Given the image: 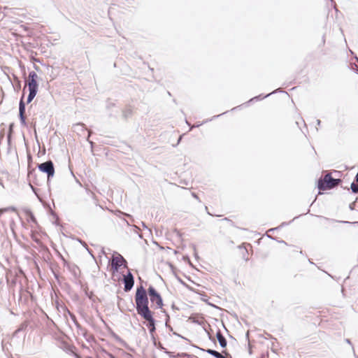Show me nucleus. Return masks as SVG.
Listing matches in <instances>:
<instances>
[{
    "label": "nucleus",
    "mask_w": 358,
    "mask_h": 358,
    "mask_svg": "<svg viewBox=\"0 0 358 358\" xmlns=\"http://www.w3.org/2000/svg\"><path fill=\"white\" fill-rule=\"evenodd\" d=\"M134 300L135 304L131 303L133 307L136 308L137 314L145 320V325L150 334H154L156 331L157 320L154 317L155 313L151 310L149 306L146 290L142 285L137 286Z\"/></svg>",
    "instance_id": "nucleus-1"
},
{
    "label": "nucleus",
    "mask_w": 358,
    "mask_h": 358,
    "mask_svg": "<svg viewBox=\"0 0 358 358\" xmlns=\"http://www.w3.org/2000/svg\"><path fill=\"white\" fill-rule=\"evenodd\" d=\"M145 290L148 301L151 303V307L154 309H162L164 301L161 294L152 285Z\"/></svg>",
    "instance_id": "nucleus-2"
},
{
    "label": "nucleus",
    "mask_w": 358,
    "mask_h": 358,
    "mask_svg": "<svg viewBox=\"0 0 358 358\" xmlns=\"http://www.w3.org/2000/svg\"><path fill=\"white\" fill-rule=\"evenodd\" d=\"M342 180L339 178H334L330 173L320 177L317 181V187L319 190H329L333 189L337 185L341 183Z\"/></svg>",
    "instance_id": "nucleus-3"
},
{
    "label": "nucleus",
    "mask_w": 358,
    "mask_h": 358,
    "mask_svg": "<svg viewBox=\"0 0 358 358\" xmlns=\"http://www.w3.org/2000/svg\"><path fill=\"white\" fill-rule=\"evenodd\" d=\"M38 169L40 172L47 175V183L49 185L51 178L55 175V166L52 160H48L45 162L38 164Z\"/></svg>",
    "instance_id": "nucleus-4"
},
{
    "label": "nucleus",
    "mask_w": 358,
    "mask_h": 358,
    "mask_svg": "<svg viewBox=\"0 0 358 358\" xmlns=\"http://www.w3.org/2000/svg\"><path fill=\"white\" fill-rule=\"evenodd\" d=\"M122 282L124 284V291L128 292L131 291L134 285V276L130 270H128L125 275H123Z\"/></svg>",
    "instance_id": "nucleus-5"
},
{
    "label": "nucleus",
    "mask_w": 358,
    "mask_h": 358,
    "mask_svg": "<svg viewBox=\"0 0 358 358\" xmlns=\"http://www.w3.org/2000/svg\"><path fill=\"white\" fill-rule=\"evenodd\" d=\"M274 94H275V91H273V92H271L267 94H265V95L263 94H260L257 96H255L251 98L250 99H249L248 101L243 103V104H241L238 106L234 107L233 108L231 109V111H234V110H237L238 108H241L243 106H248L250 104L254 103L255 101H262Z\"/></svg>",
    "instance_id": "nucleus-6"
},
{
    "label": "nucleus",
    "mask_w": 358,
    "mask_h": 358,
    "mask_svg": "<svg viewBox=\"0 0 358 358\" xmlns=\"http://www.w3.org/2000/svg\"><path fill=\"white\" fill-rule=\"evenodd\" d=\"M119 255H121L117 252H114L112 259L109 262L111 266V269L113 273L118 272L120 267H122V264H120L121 261L119 259Z\"/></svg>",
    "instance_id": "nucleus-7"
},
{
    "label": "nucleus",
    "mask_w": 358,
    "mask_h": 358,
    "mask_svg": "<svg viewBox=\"0 0 358 358\" xmlns=\"http://www.w3.org/2000/svg\"><path fill=\"white\" fill-rule=\"evenodd\" d=\"M24 90H25V88H24ZM24 95H25V91H23V93H22V96L20 97V102H19V113H18V117L19 116H25V111H26V105H27V103L24 101Z\"/></svg>",
    "instance_id": "nucleus-8"
},
{
    "label": "nucleus",
    "mask_w": 358,
    "mask_h": 358,
    "mask_svg": "<svg viewBox=\"0 0 358 358\" xmlns=\"http://www.w3.org/2000/svg\"><path fill=\"white\" fill-rule=\"evenodd\" d=\"M192 346L193 348H197L201 351L206 352V353L214 357L215 358H220L222 356V355L221 353H220L219 352H217V350H213V349H210V348L203 349L194 344H192Z\"/></svg>",
    "instance_id": "nucleus-9"
},
{
    "label": "nucleus",
    "mask_w": 358,
    "mask_h": 358,
    "mask_svg": "<svg viewBox=\"0 0 358 358\" xmlns=\"http://www.w3.org/2000/svg\"><path fill=\"white\" fill-rule=\"evenodd\" d=\"M23 212L26 215L28 222L37 223L36 219L31 209L25 208L23 209Z\"/></svg>",
    "instance_id": "nucleus-10"
},
{
    "label": "nucleus",
    "mask_w": 358,
    "mask_h": 358,
    "mask_svg": "<svg viewBox=\"0 0 358 358\" xmlns=\"http://www.w3.org/2000/svg\"><path fill=\"white\" fill-rule=\"evenodd\" d=\"M216 338L218 341L220 346L222 348H225L227 345V341L225 338V337L222 335V334L220 329H218L216 333Z\"/></svg>",
    "instance_id": "nucleus-11"
},
{
    "label": "nucleus",
    "mask_w": 358,
    "mask_h": 358,
    "mask_svg": "<svg viewBox=\"0 0 358 358\" xmlns=\"http://www.w3.org/2000/svg\"><path fill=\"white\" fill-rule=\"evenodd\" d=\"M28 90H31L35 92L38 91V80H28L27 83Z\"/></svg>",
    "instance_id": "nucleus-12"
},
{
    "label": "nucleus",
    "mask_w": 358,
    "mask_h": 358,
    "mask_svg": "<svg viewBox=\"0 0 358 358\" xmlns=\"http://www.w3.org/2000/svg\"><path fill=\"white\" fill-rule=\"evenodd\" d=\"M228 112H229V110L225 111V112H224V113H221V114H219V115H214L212 118H210V119H207V120H206L203 121L201 123H197V124H194V126H190L189 130H192V128L199 127H200L201 125H202L203 124H205V123H206V122H208L211 121V120H213V119L217 118V117H220L221 115H224V114L227 113Z\"/></svg>",
    "instance_id": "nucleus-13"
},
{
    "label": "nucleus",
    "mask_w": 358,
    "mask_h": 358,
    "mask_svg": "<svg viewBox=\"0 0 358 358\" xmlns=\"http://www.w3.org/2000/svg\"><path fill=\"white\" fill-rule=\"evenodd\" d=\"M317 217H320V218H323L329 222H341V223H343V224H358V222H350L348 221H339V220H334V219H331V218H328V217H323L322 215H316Z\"/></svg>",
    "instance_id": "nucleus-14"
},
{
    "label": "nucleus",
    "mask_w": 358,
    "mask_h": 358,
    "mask_svg": "<svg viewBox=\"0 0 358 358\" xmlns=\"http://www.w3.org/2000/svg\"><path fill=\"white\" fill-rule=\"evenodd\" d=\"M84 292H85V296L90 300L92 301V302H95L96 299H97V297L94 295V292L92 291V292H89L88 291V287H86L85 289H84Z\"/></svg>",
    "instance_id": "nucleus-15"
},
{
    "label": "nucleus",
    "mask_w": 358,
    "mask_h": 358,
    "mask_svg": "<svg viewBox=\"0 0 358 358\" xmlns=\"http://www.w3.org/2000/svg\"><path fill=\"white\" fill-rule=\"evenodd\" d=\"M161 312L163 313L165 315V316H166L165 327L167 329H169V331H173V327L171 325H168V322H169V321H170V316H169V313L163 308H162V309H161Z\"/></svg>",
    "instance_id": "nucleus-16"
},
{
    "label": "nucleus",
    "mask_w": 358,
    "mask_h": 358,
    "mask_svg": "<svg viewBox=\"0 0 358 358\" xmlns=\"http://www.w3.org/2000/svg\"><path fill=\"white\" fill-rule=\"evenodd\" d=\"M73 128L74 129V131H76L77 133L84 131L86 129L85 125L82 122H78L73 124Z\"/></svg>",
    "instance_id": "nucleus-17"
},
{
    "label": "nucleus",
    "mask_w": 358,
    "mask_h": 358,
    "mask_svg": "<svg viewBox=\"0 0 358 358\" xmlns=\"http://www.w3.org/2000/svg\"><path fill=\"white\" fill-rule=\"evenodd\" d=\"M310 213V208H308V210H307V212H306V213H302V214H301V215H297V216L294 217L293 218V220H291V221H289V222H282V223H281V224L278 227V228L281 229V228H282V227H285V226H287V225H289L292 222H293L294 220H295L298 219L299 217H301V216H302V215H306V214H308V213Z\"/></svg>",
    "instance_id": "nucleus-18"
},
{
    "label": "nucleus",
    "mask_w": 358,
    "mask_h": 358,
    "mask_svg": "<svg viewBox=\"0 0 358 358\" xmlns=\"http://www.w3.org/2000/svg\"><path fill=\"white\" fill-rule=\"evenodd\" d=\"M69 270L76 278H79L80 275L77 272V271L79 270L78 266H76V264H72L71 266H69Z\"/></svg>",
    "instance_id": "nucleus-19"
},
{
    "label": "nucleus",
    "mask_w": 358,
    "mask_h": 358,
    "mask_svg": "<svg viewBox=\"0 0 358 358\" xmlns=\"http://www.w3.org/2000/svg\"><path fill=\"white\" fill-rule=\"evenodd\" d=\"M190 320L192 323L196 324L198 325H202L203 324L202 319L199 317L198 314L191 316Z\"/></svg>",
    "instance_id": "nucleus-20"
},
{
    "label": "nucleus",
    "mask_w": 358,
    "mask_h": 358,
    "mask_svg": "<svg viewBox=\"0 0 358 358\" xmlns=\"http://www.w3.org/2000/svg\"><path fill=\"white\" fill-rule=\"evenodd\" d=\"M65 310L67 312L68 315H69L71 320L74 323L75 326L76 327V324H79L80 323L78 322L76 316L74 313H71L66 306H64Z\"/></svg>",
    "instance_id": "nucleus-21"
},
{
    "label": "nucleus",
    "mask_w": 358,
    "mask_h": 358,
    "mask_svg": "<svg viewBox=\"0 0 358 358\" xmlns=\"http://www.w3.org/2000/svg\"><path fill=\"white\" fill-rule=\"evenodd\" d=\"M37 93H38V92H34V91L29 90V94H28V96L27 98V101L25 103L27 104L30 103L33 101V99L35 98Z\"/></svg>",
    "instance_id": "nucleus-22"
},
{
    "label": "nucleus",
    "mask_w": 358,
    "mask_h": 358,
    "mask_svg": "<svg viewBox=\"0 0 358 358\" xmlns=\"http://www.w3.org/2000/svg\"><path fill=\"white\" fill-rule=\"evenodd\" d=\"M111 336L117 342H118L123 346L126 345V342L113 331H111Z\"/></svg>",
    "instance_id": "nucleus-23"
},
{
    "label": "nucleus",
    "mask_w": 358,
    "mask_h": 358,
    "mask_svg": "<svg viewBox=\"0 0 358 358\" xmlns=\"http://www.w3.org/2000/svg\"><path fill=\"white\" fill-rule=\"evenodd\" d=\"M132 115V110L130 108H127L122 110V117L124 120L128 119Z\"/></svg>",
    "instance_id": "nucleus-24"
},
{
    "label": "nucleus",
    "mask_w": 358,
    "mask_h": 358,
    "mask_svg": "<svg viewBox=\"0 0 358 358\" xmlns=\"http://www.w3.org/2000/svg\"><path fill=\"white\" fill-rule=\"evenodd\" d=\"M76 328L79 334H80L83 336H85V334H87V330L83 327L80 324H76Z\"/></svg>",
    "instance_id": "nucleus-25"
},
{
    "label": "nucleus",
    "mask_w": 358,
    "mask_h": 358,
    "mask_svg": "<svg viewBox=\"0 0 358 358\" xmlns=\"http://www.w3.org/2000/svg\"><path fill=\"white\" fill-rule=\"evenodd\" d=\"M355 180L350 185V189L352 194L358 193V185H356Z\"/></svg>",
    "instance_id": "nucleus-26"
},
{
    "label": "nucleus",
    "mask_w": 358,
    "mask_h": 358,
    "mask_svg": "<svg viewBox=\"0 0 358 358\" xmlns=\"http://www.w3.org/2000/svg\"><path fill=\"white\" fill-rule=\"evenodd\" d=\"M115 106L116 104L115 103L110 102L109 99L107 100L106 108L108 110H110L113 108Z\"/></svg>",
    "instance_id": "nucleus-27"
},
{
    "label": "nucleus",
    "mask_w": 358,
    "mask_h": 358,
    "mask_svg": "<svg viewBox=\"0 0 358 358\" xmlns=\"http://www.w3.org/2000/svg\"><path fill=\"white\" fill-rule=\"evenodd\" d=\"M28 80H38V76H37L36 73L34 71H30L29 73Z\"/></svg>",
    "instance_id": "nucleus-28"
},
{
    "label": "nucleus",
    "mask_w": 358,
    "mask_h": 358,
    "mask_svg": "<svg viewBox=\"0 0 358 358\" xmlns=\"http://www.w3.org/2000/svg\"><path fill=\"white\" fill-rule=\"evenodd\" d=\"M119 259H120V264H122V266L124 268H127V261L124 258L122 255H119Z\"/></svg>",
    "instance_id": "nucleus-29"
},
{
    "label": "nucleus",
    "mask_w": 358,
    "mask_h": 358,
    "mask_svg": "<svg viewBox=\"0 0 358 358\" xmlns=\"http://www.w3.org/2000/svg\"><path fill=\"white\" fill-rule=\"evenodd\" d=\"M28 324H29L28 322H27V321H24V322H22V323L20 325V327H19L18 328H19V329H20V330H21L22 331H25V330H26V329H27V327H28Z\"/></svg>",
    "instance_id": "nucleus-30"
},
{
    "label": "nucleus",
    "mask_w": 358,
    "mask_h": 358,
    "mask_svg": "<svg viewBox=\"0 0 358 358\" xmlns=\"http://www.w3.org/2000/svg\"><path fill=\"white\" fill-rule=\"evenodd\" d=\"M19 120L20 122V124L23 127H27V123L26 121L25 116H19Z\"/></svg>",
    "instance_id": "nucleus-31"
},
{
    "label": "nucleus",
    "mask_w": 358,
    "mask_h": 358,
    "mask_svg": "<svg viewBox=\"0 0 358 358\" xmlns=\"http://www.w3.org/2000/svg\"><path fill=\"white\" fill-rule=\"evenodd\" d=\"M222 221H227L231 227H236V228H238L236 224L235 223L231 220H230L229 217H224L222 220Z\"/></svg>",
    "instance_id": "nucleus-32"
},
{
    "label": "nucleus",
    "mask_w": 358,
    "mask_h": 358,
    "mask_svg": "<svg viewBox=\"0 0 358 358\" xmlns=\"http://www.w3.org/2000/svg\"><path fill=\"white\" fill-rule=\"evenodd\" d=\"M157 349L159 350H162L164 352V351L167 350L166 348L163 346V345L161 343H156L155 345H154Z\"/></svg>",
    "instance_id": "nucleus-33"
},
{
    "label": "nucleus",
    "mask_w": 358,
    "mask_h": 358,
    "mask_svg": "<svg viewBox=\"0 0 358 358\" xmlns=\"http://www.w3.org/2000/svg\"><path fill=\"white\" fill-rule=\"evenodd\" d=\"M59 257L62 260L64 266H66V267H67L69 268V266H72L71 264H70L67 262V260L66 259H64V257L61 254H59Z\"/></svg>",
    "instance_id": "nucleus-34"
},
{
    "label": "nucleus",
    "mask_w": 358,
    "mask_h": 358,
    "mask_svg": "<svg viewBox=\"0 0 358 358\" xmlns=\"http://www.w3.org/2000/svg\"><path fill=\"white\" fill-rule=\"evenodd\" d=\"M83 337L89 343L91 342L92 341H94L93 336L92 334H89V332L87 333V334H85V336H83Z\"/></svg>",
    "instance_id": "nucleus-35"
},
{
    "label": "nucleus",
    "mask_w": 358,
    "mask_h": 358,
    "mask_svg": "<svg viewBox=\"0 0 358 358\" xmlns=\"http://www.w3.org/2000/svg\"><path fill=\"white\" fill-rule=\"evenodd\" d=\"M11 142H12V134L8 133L7 134V144L8 147H11Z\"/></svg>",
    "instance_id": "nucleus-36"
},
{
    "label": "nucleus",
    "mask_w": 358,
    "mask_h": 358,
    "mask_svg": "<svg viewBox=\"0 0 358 358\" xmlns=\"http://www.w3.org/2000/svg\"><path fill=\"white\" fill-rule=\"evenodd\" d=\"M189 354L187 352H178L176 354L177 358H181V357H188Z\"/></svg>",
    "instance_id": "nucleus-37"
},
{
    "label": "nucleus",
    "mask_w": 358,
    "mask_h": 358,
    "mask_svg": "<svg viewBox=\"0 0 358 358\" xmlns=\"http://www.w3.org/2000/svg\"><path fill=\"white\" fill-rule=\"evenodd\" d=\"M203 330L208 334L209 340L215 344L216 342H215V338L210 335V334L208 331V330L205 327H203Z\"/></svg>",
    "instance_id": "nucleus-38"
},
{
    "label": "nucleus",
    "mask_w": 358,
    "mask_h": 358,
    "mask_svg": "<svg viewBox=\"0 0 358 358\" xmlns=\"http://www.w3.org/2000/svg\"><path fill=\"white\" fill-rule=\"evenodd\" d=\"M164 353L166 355H167L170 358H176V357H177L176 355H174L173 352H171V351H169L168 350L164 351Z\"/></svg>",
    "instance_id": "nucleus-39"
},
{
    "label": "nucleus",
    "mask_w": 358,
    "mask_h": 358,
    "mask_svg": "<svg viewBox=\"0 0 358 358\" xmlns=\"http://www.w3.org/2000/svg\"><path fill=\"white\" fill-rule=\"evenodd\" d=\"M168 264H169L172 273H173V275H175V274H177L176 271V266L171 262H169Z\"/></svg>",
    "instance_id": "nucleus-40"
},
{
    "label": "nucleus",
    "mask_w": 358,
    "mask_h": 358,
    "mask_svg": "<svg viewBox=\"0 0 358 358\" xmlns=\"http://www.w3.org/2000/svg\"><path fill=\"white\" fill-rule=\"evenodd\" d=\"M52 273L55 278L57 281V282L60 283V281H59V279H60L59 274L58 273L55 272V271H53L52 269Z\"/></svg>",
    "instance_id": "nucleus-41"
},
{
    "label": "nucleus",
    "mask_w": 358,
    "mask_h": 358,
    "mask_svg": "<svg viewBox=\"0 0 358 358\" xmlns=\"http://www.w3.org/2000/svg\"><path fill=\"white\" fill-rule=\"evenodd\" d=\"M182 259L185 262H188L189 264V265L192 266L189 255H183L182 257Z\"/></svg>",
    "instance_id": "nucleus-42"
},
{
    "label": "nucleus",
    "mask_w": 358,
    "mask_h": 358,
    "mask_svg": "<svg viewBox=\"0 0 358 358\" xmlns=\"http://www.w3.org/2000/svg\"><path fill=\"white\" fill-rule=\"evenodd\" d=\"M102 352L103 353L106 354L108 357H109L110 358H117L114 355L107 352L106 350L104 349H102Z\"/></svg>",
    "instance_id": "nucleus-43"
},
{
    "label": "nucleus",
    "mask_w": 358,
    "mask_h": 358,
    "mask_svg": "<svg viewBox=\"0 0 358 358\" xmlns=\"http://www.w3.org/2000/svg\"><path fill=\"white\" fill-rule=\"evenodd\" d=\"M33 240H34V242H36V243H38V244H41V247H42L43 249L48 250V248H47L45 245H43V244L41 243V241H40V240H39L38 238H33Z\"/></svg>",
    "instance_id": "nucleus-44"
},
{
    "label": "nucleus",
    "mask_w": 358,
    "mask_h": 358,
    "mask_svg": "<svg viewBox=\"0 0 358 358\" xmlns=\"http://www.w3.org/2000/svg\"><path fill=\"white\" fill-rule=\"evenodd\" d=\"M52 215L56 220L55 222H53V224H55L56 226H58L59 224V222H57V220L59 219L58 215L56 213H52Z\"/></svg>",
    "instance_id": "nucleus-45"
},
{
    "label": "nucleus",
    "mask_w": 358,
    "mask_h": 358,
    "mask_svg": "<svg viewBox=\"0 0 358 358\" xmlns=\"http://www.w3.org/2000/svg\"><path fill=\"white\" fill-rule=\"evenodd\" d=\"M175 277L176 278V279L178 280V281L180 284H182V285H185V286H186V285H187V284H186V283H185V282L182 280V278H180L177 275V274H175Z\"/></svg>",
    "instance_id": "nucleus-46"
},
{
    "label": "nucleus",
    "mask_w": 358,
    "mask_h": 358,
    "mask_svg": "<svg viewBox=\"0 0 358 358\" xmlns=\"http://www.w3.org/2000/svg\"><path fill=\"white\" fill-rule=\"evenodd\" d=\"M245 250L243 252V258L247 262L248 261V258L246 257V255L248 254V252L246 248H244Z\"/></svg>",
    "instance_id": "nucleus-47"
},
{
    "label": "nucleus",
    "mask_w": 358,
    "mask_h": 358,
    "mask_svg": "<svg viewBox=\"0 0 358 358\" xmlns=\"http://www.w3.org/2000/svg\"><path fill=\"white\" fill-rule=\"evenodd\" d=\"M8 210L15 211L16 208L14 206H10V207L3 208V211H5V212L8 211Z\"/></svg>",
    "instance_id": "nucleus-48"
},
{
    "label": "nucleus",
    "mask_w": 358,
    "mask_h": 358,
    "mask_svg": "<svg viewBox=\"0 0 358 358\" xmlns=\"http://www.w3.org/2000/svg\"><path fill=\"white\" fill-rule=\"evenodd\" d=\"M203 301H205L208 305L213 306L214 308H218V307L217 306L210 303V301H208V299H203Z\"/></svg>",
    "instance_id": "nucleus-49"
},
{
    "label": "nucleus",
    "mask_w": 358,
    "mask_h": 358,
    "mask_svg": "<svg viewBox=\"0 0 358 358\" xmlns=\"http://www.w3.org/2000/svg\"><path fill=\"white\" fill-rule=\"evenodd\" d=\"M352 67L351 69H352L356 73L358 74V69L357 67V65L355 64H351Z\"/></svg>",
    "instance_id": "nucleus-50"
},
{
    "label": "nucleus",
    "mask_w": 358,
    "mask_h": 358,
    "mask_svg": "<svg viewBox=\"0 0 358 358\" xmlns=\"http://www.w3.org/2000/svg\"><path fill=\"white\" fill-rule=\"evenodd\" d=\"M191 194H192V196L194 199H196V200H198L199 202H201V201H200V199H199V196H198V194H197L196 192H192L191 193Z\"/></svg>",
    "instance_id": "nucleus-51"
},
{
    "label": "nucleus",
    "mask_w": 358,
    "mask_h": 358,
    "mask_svg": "<svg viewBox=\"0 0 358 358\" xmlns=\"http://www.w3.org/2000/svg\"><path fill=\"white\" fill-rule=\"evenodd\" d=\"M349 208L350 210H354L355 208V202H352V203H350Z\"/></svg>",
    "instance_id": "nucleus-52"
},
{
    "label": "nucleus",
    "mask_w": 358,
    "mask_h": 358,
    "mask_svg": "<svg viewBox=\"0 0 358 358\" xmlns=\"http://www.w3.org/2000/svg\"><path fill=\"white\" fill-rule=\"evenodd\" d=\"M14 124L10 123L8 127V133H13V128Z\"/></svg>",
    "instance_id": "nucleus-53"
},
{
    "label": "nucleus",
    "mask_w": 358,
    "mask_h": 358,
    "mask_svg": "<svg viewBox=\"0 0 358 358\" xmlns=\"http://www.w3.org/2000/svg\"><path fill=\"white\" fill-rule=\"evenodd\" d=\"M173 334L176 336H178V337H180V338H181L182 339L189 341L187 338H185L184 336H181L180 334H178L177 332H173Z\"/></svg>",
    "instance_id": "nucleus-54"
},
{
    "label": "nucleus",
    "mask_w": 358,
    "mask_h": 358,
    "mask_svg": "<svg viewBox=\"0 0 358 358\" xmlns=\"http://www.w3.org/2000/svg\"><path fill=\"white\" fill-rule=\"evenodd\" d=\"M29 185H30L33 192L38 196V194H37L38 189L34 187L30 183H29Z\"/></svg>",
    "instance_id": "nucleus-55"
},
{
    "label": "nucleus",
    "mask_w": 358,
    "mask_h": 358,
    "mask_svg": "<svg viewBox=\"0 0 358 358\" xmlns=\"http://www.w3.org/2000/svg\"><path fill=\"white\" fill-rule=\"evenodd\" d=\"M90 137V134H88V136H87V141L89 142V143H90V145H91V148H93V145H94V142H93V141H92L89 140Z\"/></svg>",
    "instance_id": "nucleus-56"
},
{
    "label": "nucleus",
    "mask_w": 358,
    "mask_h": 358,
    "mask_svg": "<svg viewBox=\"0 0 358 358\" xmlns=\"http://www.w3.org/2000/svg\"><path fill=\"white\" fill-rule=\"evenodd\" d=\"M150 336H151V339L152 341L153 345H155L157 341H156V338H155V334H152V335H150Z\"/></svg>",
    "instance_id": "nucleus-57"
},
{
    "label": "nucleus",
    "mask_w": 358,
    "mask_h": 358,
    "mask_svg": "<svg viewBox=\"0 0 358 358\" xmlns=\"http://www.w3.org/2000/svg\"><path fill=\"white\" fill-rule=\"evenodd\" d=\"M4 135H5L4 130L1 131H0V140L3 139Z\"/></svg>",
    "instance_id": "nucleus-58"
},
{
    "label": "nucleus",
    "mask_w": 358,
    "mask_h": 358,
    "mask_svg": "<svg viewBox=\"0 0 358 358\" xmlns=\"http://www.w3.org/2000/svg\"><path fill=\"white\" fill-rule=\"evenodd\" d=\"M117 113H118V111H116L115 114L113 113V111H111V112L109 113L108 115L110 117H116Z\"/></svg>",
    "instance_id": "nucleus-59"
},
{
    "label": "nucleus",
    "mask_w": 358,
    "mask_h": 358,
    "mask_svg": "<svg viewBox=\"0 0 358 358\" xmlns=\"http://www.w3.org/2000/svg\"><path fill=\"white\" fill-rule=\"evenodd\" d=\"M22 331L19 329V328H17L13 333V336H15L17 335L18 333L21 332Z\"/></svg>",
    "instance_id": "nucleus-60"
},
{
    "label": "nucleus",
    "mask_w": 358,
    "mask_h": 358,
    "mask_svg": "<svg viewBox=\"0 0 358 358\" xmlns=\"http://www.w3.org/2000/svg\"><path fill=\"white\" fill-rule=\"evenodd\" d=\"M22 331L19 329V328H17L13 333V336H15L17 335L18 333L21 332Z\"/></svg>",
    "instance_id": "nucleus-61"
},
{
    "label": "nucleus",
    "mask_w": 358,
    "mask_h": 358,
    "mask_svg": "<svg viewBox=\"0 0 358 358\" xmlns=\"http://www.w3.org/2000/svg\"><path fill=\"white\" fill-rule=\"evenodd\" d=\"M248 353L250 355L252 354V346L250 344L248 345Z\"/></svg>",
    "instance_id": "nucleus-62"
},
{
    "label": "nucleus",
    "mask_w": 358,
    "mask_h": 358,
    "mask_svg": "<svg viewBox=\"0 0 358 358\" xmlns=\"http://www.w3.org/2000/svg\"><path fill=\"white\" fill-rule=\"evenodd\" d=\"M194 257H195L196 259H198V258H199V255H198V253H197V252H196V248H195V246L194 247Z\"/></svg>",
    "instance_id": "nucleus-63"
},
{
    "label": "nucleus",
    "mask_w": 358,
    "mask_h": 358,
    "mask_svg": "<svg viewBox=\"0 0 358 358\" xmlns=\"http://www.w3.org/2000/svg\"><path fill=\"white\" fill-rule=\"evenodd\" d=\"M354 180L355 182H356L357 183H358V172L357 173L355 178H354Z\"/></svg>",
    "instance_id": "nucleus-64"
}]
</instances>
